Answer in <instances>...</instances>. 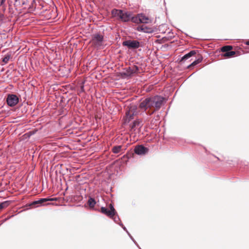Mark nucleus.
I'll return each instance as SVG.
<instances>
[{
    "label": "nucleus",
    "instance_id": "nucleus-12",
    "mask_svg": "<svg viewBox=\"0 0 249 249\" xmlns=\"http://www.w3.org/2000/svg\"><path fill=\"white\" fill-rule=\"evenodd\" d=\"M140 16V23H148L149 18L143 14H139Z\"/></svg>",
    "mask_w": 249,
    "mask_h": 249
},
{
    "label": "nucleus",
    "instance_id": "nucleus-4",
    "mask_svg": "<svg viewBox=\"0 0 249 249\" xmlns=\"http://www.w3.org/2000/svg\"><path fill=\"white\" fill-rule=\"evenodd\" d=\"M55 200H56V198H40L37 200H35V201H33L29 204V206L36 208V207H37L39 206H43V203L44 202H47L49 201H54Z\"/></svg>",
    "mask_w": 249,
    "mask_h": 249
},
{
    "label": "nucleus",
    "instance_id": "nucleus-30",
    "mask_svg": "<svg viewBox=\"0 0 249 249\" xmlns=\"http://www.w3.org/2000/svg\"><path fill=\"white\" fill-rule=\"evenodd\" d=\"M5 0H1L0 1V6L4 3Z\"/></svg>",
    "mask_w": 249,
    "mask_h": 249
},
{
    "label": "nucleus",
    "instance_id": "nucleus-7",
    "mask_svg": "<svg viewBox=\"0 0 249 249\" xmlns=\"http://www.w3.org/2000/svg\"><path fill=\"white\" fill-rule=\"evenodd\" d=\"M104 36L99 34H95L92 36V42L97 46H100L103 41Z\"/></svg>",
    "mask_w": 249,
    "mask_h": 249
},
{
    "label": "nucleus",
    "instance_id": "nucleus-10",
    "mask_svg": "<svg viewBox=\"0 0 249 249\" xmlns=\"http://www.w3.org/2000/svg\"><path fill=\"white\" fill-rule=\"evenodd\" d=\"M131 13L129 12L123 11L121 19L124 22H128L130 20Z\"/></svg>",
    "mask_w": 249,
    "mask_h": 249
},
{
    "label": "nucleus",
    "instance_id": "nucleus-28",
    "mask_svg": "<svg viewBox=\"0 0 249 249\" xmlns=\"http://www.w3.org/2000/svg\"><path fill=\"white\" fill-rule=\"evenodd\" d=\"M118 224L122 226V228L124 229V231H126V232L127 233V232H128V231L127 230L126 228H125V226H124V225L122 223L120 222L119 223H118Z\"/></svg>",
    "mask_w": 249,
    "mask_h": 249
},
{
    "label": "nucleus",
    "instance_id": "nucleus-8",
    "mask_svg": "<svg viewBox=\"0 0 249 249\" xmlns=\"http://www.w3.org/2000/svg\"><path fill=\"white\" fill-rule=\"evenodd\" d=\"M137 30L139 32H142L145 33H152L154 32L153 28L144 25L137 27Z\"/></svg>",
    "mask_w": 249,
    "mask_h": 249
},
{
    "label": "nucleus",
    "instance_id": "nucleus-15",
    "mask_svg": "<svg viewBox=\"0 0 249 249\" xmlns=\"http://www.w3.org/2000/svg\"><path fill=\"white\" fill-rule=\"evenodd\" d=\"M130 127L132 130H135L137 127H141V123L139 120H135L133 122Z\"/></svg>",
    "mask_w": 249,
    "mask_h": 249
},
{
    "label": "nucleus",
    "instance_id": "nucleus-5",
    "mask_svg": "<svg viewBox=\"0 0 249 249\" xmlns=\"http://www.w3.org/2000/svg\"><path fill=\"white\" fill-rule=\"evenodd\" d=\"M19 102L18 97L14 94H9L7 95L6 102L7 105L10 107H14L16 106Z\"/></svg>",
    "mask_w": 249,
    "mask_h": 249
},
{
    "label": "nucleus",
    "instance_id": "nucleus-6",
    "mask_svg": "<svg viewBox=\"0 0 249 249\" xmlns=\"http://www.w3.org/2000/svg\"><path fill=\"white\" fill-rule=\"evenodd\" d=\"M134 151L138 155L143 156L148 153L149 149L142 145H137L135 146Z\"/></svg>",
    "mask_w": 249,
    "mask_h": 249
},
{
    "label": "nucleus",
    "instance_id": "nucleus-19",
    "mask_svg": "<svg viewBox=\"0 0 249 249\" xmlns=\"http://www.w3.org/2000/svg\"><path fill=\"white\" fill-rule=\"evenodd\" d=\"M236 52L234 51H230L229 52H227L223 54V56L226 57L230 58L235 55Z\"/></svg>",
    "mask_w": 249,
    "mask_h": 249
},
{
    "label": "nucleus",
    "instance_id": "nucleus-22",
    "mask_svg": "<svg viewBox=\"0 0 249 249\" xmlns=\"http://www.w3.org/2000/svg\"><path fill=\"white\" fill-rule=\"evenodd\" d=\"M126 115L129 121H130V120L133 119V115H134V112H133L132 114H131L130 113V111H127L126 112Z\"/></svg>",
    "mask_w": 249,
    "mask_h": 249
},
{
    "label": "nucleus",
    "instance_id": "nucleus-3",
    "mask_svg": "<svg viewBox=\"0 0 249 249\" xmlns=\"http://www.w3.org/2000/svg\"><path fill=\"white\" fill-rule=\"evenodd\" d=\"M122 45L128 49H136L140 47V42L137 40L128 39L123 41Z\"/></svg>",
    "mask_w": 249,
    "mask_h": 249
},
{
    "label": "nucleus",
    "instance_id": "nucleus-11",
    "mask_svg": "<svg viewBox=\"0 0 249 249\" xmlns=\"http://www.w3.org/2000/svg\"><path fill=\"white\" fill-rule=\"evenodd\" d=\"M101 212L110 218H113L115 215L110 211L106 207H102L101 208Z\"/></svg>",
    "mask_w": 249,
    "mask_h": 249
},
{
    "label": "nucleus",
    "instance_id": "nucleus-16",
    "mask_svg": "<svg viewBox=\"0 0 249 249\" xmlns=\"http://www.w3.org/2000/svg\"><path fill=\"white\" fill-rule=\"evenodd\" d=\"M140 16L139 14H138L137 16L134 17H132L131 16L130 20L135 23H140Z\"/></svg>",
    "mask_w": 249,
    "mask_h": 249
},
{
    "label": "nucleus",
    "instance_id": "nucleus-14",
    "mask_svg": "<svg viewBox=\"0 0 249 249\" xmlns=\"http://www.w3.org/2000/svg\"><path fill=\"white\" fill-rule=\"evenodd\" d=\"M88 204L90 209H93L96 203V200L94 198L89 196L87 202Z\"/></svg>",
    "mask_w": 249,
    "mask_h": 249
},
{
    "label": "nucleus",
    "instance_id": "nucleus-18",
    "mask_svg": "<svg viewBox=\"0 0 249 249\" xmlns=\"http://www.w3.org/2000/svg\"><path fill=\"white\" fill-rule=\"evenodd\" d=\"M122 149L121 145L114 146L112 147V151L115 154L119 153Z\"/></svg>",
    "mask_w": 249,
    "mask_h": 249
},
{
    "label": "nucleus",
    "instance_id": "nucleus-21",
    "mask_svg": "<svg viewBox=\"0 0 249 249\" xmlns=\"http://www.w3.org/2000/svg\"><path fill=\"white\" fill-rule=\"evenodd\" d=\"M10 58V55L9 54H6L5 56L2 58V62L4 64L7 63L8 61L9 60Z\"/></svg>",
    "mask_w": 249,
    "mask_h": 249
},
{
    "label": "nucleus",
    "instance_id": "nucleus-1",
    "mask_svg": "<svg viewBox=\"0 0 249 249\" xmlns=\"http://www.w3.org/2000/svg\"><path fill=\"white\" fill-rule=\"evenodd\" d=\"M164 100L163 97L159 95L147 97L140 103L138 108L145 112L147 115L150 116L160 109Z\"/></svg>",
    "mask_w": 249,
    "mask_h": 249
},
{
    "label": "nucleus",
    "instance_id": "nucleus-31",
    "mask_svg": "<svg viewBox=\"0 0 249 249\" xmlns=\"http://www.w3.org/2000/svg\"><path fill=\"white\" fill-rule=\"evenodd\" d=\"M246 44L247 45H249V40L246 42Z\"/></svg>",
    "mask_w": 249,
    "mask_h": 249
},
{
    "label": "nucleus",
    "instance_id": "nucleus-29",
    "mask_svg": "<svg viewBox=\"0 0 249 249\" xmlns=\"http://www.w3.org/2000/svg\"><path fill=\"white\" fill-rule=\"evenodd\" d=\"M84 86L83 85L80 87V92H84Z\"/></svg>",
    "mask_w": 249,
    "mask_h": 249
},
{
    "label": "nucleus",
    "instance_id": "nucleus-17",
    "mask_svg": "<svg viewBox=\"0 0 249 249\" xmlns=\"http://www.w3.org/2000/svg\"><path fill=\"white\" fill-rule=\"evenodd\" d=\"M232 49V47L230 45L224 46L221 48V51L222 52H225L226 53L227 52H230Z\"/></svg>",
    "mask_w": 249,
    "mask_h": 249
},
{
    "label": "nucleus",
    "instance_id": "nucleus-2",
    "mask_svg": "<svg viewBox=\"0 0 249 249\" xmlns=\"http://www.w3.org/2000/svg\"><path fill=\"white\" fill-rule=\"evenodd\" d=\"M138 71V67L134 65L132 67H129L125 68L123 71L120 73V74L122 78L128 79L132 76L134 73H137Z\"/></svg>",
    "mask_w": 249,
    "mask_h": 249
},
{
    "label": "nucleus",
    "instance_id": "nucleus-27",
    "mask_svg": "<svg viewBox=\"0 0 249 249\" xmlns=\"http://www.w3.org/2000/svg\"><path fill=\"white\" fill-rule=\"evenodd\" d=\"M115 222L118 223V222L120 221V218L118 215L115 216V215L112 218Z\"/></svg>",
    "mask_w": 249,
    "mask_h": 249
},
{
    "label": "nucleus",
    "instance_id": "nucleus-20",
    "mask_svg": "<svg viewBox=\"0 0 249 249\" xmlns=\"http://www.w3.org/2000/svg\"><path fill=\"white\" fill-rule=\"evenodd\" d=\"M10 203L9 201H5L0 203V210L7 207Z\"/></svg>",
    "mask_w": 249,
    "mask_h": 249
},
{
    "label": "nucleus",
    "instance_id": "nucleus-25",
    "mask_svg": "<svg viewBox=\"0 0 249 249\" xmlns=\"http://www.w3.org/2000/svg\"><path fill=\"white\" fill-rule=\"evenodd\" d=\"M119 9H113L111 13L113 15V16L116 17L117 14L118 12Z\"/></svg>",
    "mask_w": 249,
    "mask_h": 249
},
{
    "label": "nucleus",
    "instance_id": "nucleus-26",
    "mask_svg": "<svg viewBox=\"0 0 249 249\" xmlns=\"http://www.w3.org/2000/svg\"><path fill=\"white\" fill-rule=\"evenodd\" d=\"M123 11V10L119 9L118 12L117 14L116 17H119V18L121 19Z\"/></svg>",
    "mask_w": 249,
    "mask_h": 249
},
{
    "label": "nucleus",
    "instance_id": "nucleus-23",
    "mask_svg": "<svg viewBox=\"0 0 249 249\" xmlns=\"http://www.w3.org/2000/svg\"><path fill=\"white\" fill-rule=\"evenodd\" d=\"M127 234L129 236V237L130 238V239L133 241V242L135 243V244L139 248V249H141V248L139 247L137 243L136 242V241L134 240L133 237L131 236V235L130 234L129 232H127Z\"/></svg>",
    "mask_w": 249,
    "mask_h": 249
},
{
    "label": "nucleus",
    "instance_id": "nucleus-24",
    "mask_svg": "<svg viewBox=\"0 0 249 249\" xmlns=\"http://www.w3.org/2000/svg\"><path fill=\"white\" fill-rule=\"evenodd\" d=\"M109 207V210L110 211L113 213H114V215H115L116 212V211H115V209L114 208V206H113V204H110Z\"/></svg>",
    "mask_w": 249,
    "mask_h": 249
},
{
    "label": "nucleus",
    "instance_id": "nucleus-9",
    "mask_svg": "<svg viewBox=\"0 0 249 249\" xmlns=\"http://www.w3.org/2000/svg\"><path fill=\"white\" fill-rule=\"evenodd\" d=\"M196 52L197 51L196 50H192L188 53L185 54L183 56L181 57V59L180 60V62L182 63L188 60L189 58L196 54Z\"/></svg>",
    "mask_w": 249,
    "mask_h": 249
},
{
    "label": "nucleus",
    "instance_id": "nucleus-32",
    "mask_svg": "<svg viewBox=\"0 0 249 249\" xmlns=\"http://www.w3.org/2000/svg\"><path fill=\"white\" fill-rule=\"evenodd\" d=\"M15 1H16V2H17V1H18V0H16Z\"/></svg>",
    "mask_w": 249,
    "mask_h": 249
},
{
    "label": "nucleus",
    "instance_id": "nucleus-13",
    "mask_svg": "<svg viewBox=\"0 0 249 249\" xmlns=\"http://www.w3.org/2000/svg\"><path fill=\"white\" fill-rule=\"evenodd\" d=\"M202 60H203V57L202 56L200 55L198 58H197V59L195 60L191 64L188 65L187 68H190L192 66H194L200 63V62H201Z\"/></svg>",
    "mask_w": 249,
    "mask_h": 249
}]
</instances>
